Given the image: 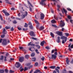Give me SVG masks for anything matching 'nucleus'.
Listing matches in <instances>:
<instances>
[{
	"instance_id": "obj_1",
	"label": "nucleus",
	"mask_w": 73,
	"mask_h": 73,
	"mask_svg": "<svg viewBox=\"0 0 73 73\" xmlns=\"http://www.w3.org/2000/svg\"><path fill=\"white\" fill-rule=\"evenodd\" d=\"M8 44V41H7V39H4L3 40V42L2 44L3 45H7Z\"/></svg>"
},
{
	"instance_id": "obj_2",
	"label": "nucleus",
	"mask_w": 73,
	"mask_h": 73,
	"mask_svg": "<svg viewBox=\"0 0 73 73\" xmlns=\"http://www.w3.org/2000/svg\"><path fill=\"white\" fill-rule=\"evenodd\" d=\"M25 12L26 14L24 15L22 14L21 15V17H22L21 19H24V18L25 17V16H27V15H28V12L27 11H25Z\"/></svg>"
},
{
	"instance_id": "obj_3",
	"label": "nucleus",
	"mask_w": 73,
	"mask_h": 73,
	"mask_svg": "<svg viewBox=\"0 0 73 73\" xmlns=\"http://www.w3.org/2000/svg\"><path fill=\"white\" fill-rule=\"evenodd\" d=\"M30 36H32V37H35L36 36L34 34V32L33 31H31L29 33Z\"/></svg>"
},
{
	"instance_id": "obj_4",
	"label": "nucleus",
	"mask_w": 73,
	"mask_h": 73,
	"mask_svg": "<svg viewBox=\"0 0 73 73\" xmlns=\"http://www.w3.org/2000/svg\"><path fill=\"white\" fill-rule=\"evenodd\" d=\"M24 58L23 56L20 57L19 58V62H22L23 61H24Z\"/></svg>"
},
{
	"instance_id": "obj_5",
	"label": "nucleus",
	"mask_w": 73,
	"mask_h": 73,
	"mask_svg": "<svg viewBox=\"0 0 73 73\" xmlns=\"http://www.w3.org/2000/svg\"><path fill=\"white\" fill-rule=\"evenodd\" d=\"M56 33L60 36H63V35H62V33L61 32L57 31L56 32Z\"/></svg>"
},
{
	"instance_id": "obj_6",
	"label": "nucleus",
	"mask_w": 73,
	"mask_h": 73,
	"mask_svg": "<svg viewBox=\"0 0 73 73\" xmlns=\"http://www.w3.org/2000/svg\"><path fill=\"white\" fill-rule=\"evenodd\" d=\"M45 1H46V0H41V2L40 3V4L42 5H43L45 6L46 5L45 3H44Z\"/></svg>"
},
{
	"instance_id": "obj_7",
	"label": "nucleus",
	"mask_w": 73,
	"mask_h": 73,
	"mask_svg": "<svg viewBox=\"0 0 73 73\" xmlns=\"http://www.w3.org/2000/svg\"><path fill=\"white\" fill-rule=\"evenodd\" d=\"M56 58L57 56L55 55L54 54H52L51 59H53V60H54L56 59Z\"/></svg>"
},
{
	"instance_id": "obj_8",
	"label": "nucleus",
	"mask_w": 73,
	"mask_h": 73,
	"mask_svg": "<svg viewBox=\"0 0 73 73\" xmlns=\"http://www.w3.org/2000/svg\"><path fill=\"white\" fill-rule=\"evenodd\" d=\"M60 38L62 39V40H64L65 42H66V41H67V37L64 36L61 37Z\"/></svg>"
},
{
	"instance_id": "obj_9",
	"label": "nucleus",
	"mask_w": 73,
	"mask_h": 73,
	"mask_svg": "<svg viewBox=\"0 0 73 73\" xmlns=\"http://www.w3.org/2000/svg\"><path fill=\"white\" fill-rule=\"evenodd\" d=\"M21 65L20 64V63L19 62H17L16 63V64L15 65V66L16 67V68H19V67H20V66Z\"/></svg>"
},
{
	"instance_id": "obj_10",
	"label": "nucleus",
	"mask_w": 73,
	"mask_h": 73,
	"mask_svg": "<svg viewBox=\"0 0 73 73\" xmlns=\"http://www.w3.org/2000/svg\"><path fill=\"white\" fill-rule=\"evenodd\" d=\"M60 25L62 27H64L65 25V23L64 21H62L61 20L60 22Z\"/></svg>"
},
{
	"instance_id": "obj_11",
	"label": "nucleus",
	"mask_w": 73,
	"mask_h": 73,
	"mask_svg": "<svg viewBox=\"0 0 73 73\" xmlns=\"http://www.w3.org/2000/svg\"><path fill=\"white\" fill-rule=\"evenodd\" d=\"M40 19L41 20H43L44 19V17H45V16L44 15L43 13H41L40 14Z\"/></svg>"
},
{
	"instance_id": "obj_12",
	"label": "nucleus",
	"mask_w": 73,
	"mask_h": 73,
	"mask_svg": "<svg viewBox=\"0 0 73 73\" xmlns=\"http://www.w3.org/2000/svg\"><path fill=\"white\" fill-rule=\"evenodd\" d=\"M45 40H43L40 42V45L42 46H43L44 45V43H45Z\"/></svg>"
},
{
	"instance_id": "obj_13",
	"label": "nucleus",
	"mask_w": 73,
	"mask_h": 73,
	"mask_svg": "<svg viewBox=\"0 0 73 73\" xmlns=\"http://www.w3.org/2000/svg\"><path fill=\"white\" fill-rule=\"evenodd\" d=\"M39 29L40 31H42L44 29V27L43 26H40V27L39 28Z\"/></svg>"
},
{
	"instance_id": "obj_14",
	"label": "nucleus",
	"mask_w": 73,
	"mask_h": 73,
	"mask_svg": "<svg viewBox=\"0 0 73 73\" xmlns=\"http://www.w3.org/2000/svg\"><path fill=\"white\" fill-rule=\"evenodd\" d=\"M25 57L26 59H28L29 58V55L28 54H26L25 56Z\"/></svg>"
},
{
	"instance_id": "obj_15",
	"label": "nucleus",
	"mask_w": 73,
	"mask_h": 73,
	"mask_svg": "<svg viewBox=\"0 0 73 73\" xmlns=\"http://www.w3.org/2000/svg\"><path fill=\"white\" fill-rule=\"evenodd\" d=\"M57 49H53L51 51V54H52L54 53V52H57Z\"/></svg>"
},
{
	"instance_id": "obj_16",
	"label": "nucleus",
	"mask_w": 73,
	"mask_h": 73,
	"mask_svg": "<svg viewBox=\"0 0 73 73\" xmlns=\"http://www.w3.org/2000/svg\"><path fill=\"white\" fill-rule=\"evenodd\" d=\"M50 68V69H55L56 68V66H51L49 67Z\"/></svg>"
},
{
	"instance_id": "obj_17",
	"label": "nucleus",
	"mask_w": 73,
	"mask_h": 73,
	"mask_svg": "<svg viewBox=\"0 0 73 73\" xmlns=\"http://www.w3.org/2000/svg\"><path fill=\"white\" fill-rule=\"evenodd\" d=\"M66 63H67V64H68V65H69V59L68 58H67L66 59Z\"/></svg>"
},
{
	"instance_id": "obj_18",
	"label": "nucleus",
	"mask_w": 73,
	"mask_h": 73,
	"mask_svg": "<svg viewBox=\"0 0 73 73\" xmlns=\"http://www.w3.org/2000/svg\"><path fill=\"white\" fill-rule=\"evenodd\" d=\"M51 23L52 24H54V23H56V21L54 19H53V20H52L51 21Z\"/></svg>"
},
{
	"instance_id": "obj_19",
	"label": "nucleus",
	"mask_w": 73,
	"mask_h": 73,
	"mask_svg": "<svg viewBox=\"0 0 73 73\" xmlns=\"http://www.w3.org/2000/svg\"><path fill=\"white\" fill-rule=\"evenodd\" d=\"M31 49H32V48H29V50H30V51H34L35 50V48H33V50H32Z\"/></svg>"
},
{
	"instance_id": "obj_20",
	"label": "nucleus",
	"mask_w": 73,
	"mask_h": 73,
	"mask_svg": "<svg viewBox=\"0 0 73 73\" xmlns=\"http://www.w3.org/2000/svg\"><path fill=\"white\" fill-rule=\"evenodd\" d=\"M6 32V30L5 29H4L2 33L4 34H7V33H5Z\"/></svg>"
},
{
	"instance_id": "obj_21",
	"label": "nucleus",
	"mask_w": 73,
	"mask_h": 73,
	"mask_svg": "<svg viewBox=\"0 0 73 73\" xmlns=\"http://www.w3.org/2000/svg\"><path fill=\"white\" fill-rule=\"evenodd\" d=\"M41 71L39 70H36V71L34 72V73H37L38 72H40Z\"/></svg>"
},
{
	"instance_id": "obj_22",
	"label": "nucleus",
	"mask_w": 73,
	"mask_h": 73,
	"mask_svg": "<svg viewBox=\"0 0 73 73\" xmlns=\"http://www.w3.org/2000/svg\"><path fill=\"white\" fill-rule=\"evenodd\" d=\"M58 43H59L60 42V36H58Z\"/></svg>"
},
{
	"instance_id": "obj_23",
	"label": "nucleus",
	"mask_w": 73,
	"mask_h": 73,
	"mask_svg": "<svg viewBox=\"0 0 73 73\" xmlns=\"http://www.w3.org/2000/svg\"><path fill=\"white\" fill-rule=\"evenodd\" d=\"M36 47H37V49H40V46L38 44H36Z\"/></svg>"
},
{
	"instance_id": "obj_24",
	"label": "nucleus",
	"mask_w": 73,
	"mask_h": 73,
	"mask_svg": "<svg viewBox=\"0 0 73 73\" xmlns=\"http://www.w3.org/2000/svg\"><path fill=\"white\" fill-rule=\"evenodd\" d=\"M63 10L64 11V13H65V15H66V13H67V11L64 8L63 9Z\"/></svg>"
},
{
	"instance_id": "obj_25",
	"label": "nucleus",
	"mask_w": 73,
	"mask_h": 73,
	"mask_svg": "<svg viewBox=\"0 0 73 73\" xmlns=\"http://www.w3.org/2000/svg\"><path fill=\"white\" fill-rule=\"evenodd\" d=\"M27 2H28V4H29L31 6V7H33V5H32V4H31V3H30V2H29V1H28Z\"/></svg>"
},
{
	"instance_id": "obj_26",
	"label": "nucleus",
	"mask_w": 73,
	"mask_h": 73,
	"mask_svg": "<svg viewBox=\"0 0 73 73\" xmlns=\"http://www.w3.org/2000/svg\"><path fill=\"white\" fill-rule=\"evenodd\" d=\"M36 58H33L32 59V60L33 61H34V62H35L36 61Z\"/></svg>"
},
{
	"instance_id": "obj_27",
	"label": "nucleus",
	"mask_w": 73,
	"mask_h": 73,
	"mask_svg": "<svg viewBox=\"0 0 73 73\" xmlns=\"http://www.w3.org/2000/svg\"><path fill=\"white\" fill-rule=\"evenodd\" d=\"M0 73H4V70H0Z\"/></svg>"
},
{
	"instance_id": "obj_28",
	"label": "nucleus",
	"mask_w": 73,
	"mask_h": 73,
	"mask_svg": "<svg viewBox=\"0 0 73 73\" xmlns=\"http://www.w3.org/2000/svg\"><path fill=\"white\" fill-rule=\"evenodd\" d=\"M35 55V52H33L32 54L31 55V57H34Z\"/></svg>"
},
{
	"instance_id": "obj_29",
	"label": "nucleus",
	"mask_w": 73,
	"mask_h": 73,
	"mask_svg": "<svg viewBox=\"0 0 73 73\" xmlns=\"http://www.w3.org/2000/svg\"><path fill=\"white\" fill-rule=\"evenodd\" d=\"M50 35L51 36H52V38H53L54 37V35H53V34L52 33H50Z\"/></svg>"
},
{
	"instance_id": "obj_30",
	"label": "nucleus",
	"mask_w": 73,
	"mask_h": 73,
	"mask_svg": "<svg viewBox=\"0 0 73 73\" xmlns=\"http://www.w3.org/2000/svg\"><path fill=\"white\" fill-rule=\"evenodd\" d=\"M1 58H0V60H4V56H3L2 55L1 56Z\"/></svg>"
},
{
	"instance_id": "obj_31",
	"label": "nucleus",
	"mask_w": 73,
	"mask_h": 73,
	"mask_svg": "<svg viewBox=\"0 0 73 73\" xmlns=\"http://www.w3.org/2000/svg\"><path fill=\"white\" fill-rule=\"evenodd\" d=\"M5 16H9V13H8L6 12L5 14Z\"/></svg>"
},
{
	"instance_id": "obj_32",
	"label": "nucleus",
	"mask_w": 73,
	"mask_h": 73,
	"mask_svg": "<svg viewBox=\"0 0 73 73\" xmlns=\"http://www.w3.org/2000/svg\"><path fill=\"white\" fill-rule=\"evenodd\" d=\"M29 27L30 28V29H33V25H30L29 26Z\"/></svg>"
},
{
	"instance_id": "obj_33",
	"label": "nucleus",
	"mask_w": 73,
	"mask_h": 73,
	"mask_svg": "<svg viewBox=\"0 0 73 73\" xmlns=\"http://www.w3.org/2000/svg\"><path fill=\"white\" fill-rule=\"evenodd\" d=\"M35 21L36 24H39V23L36 20H35Z\"/></svg>"
},
{
	"instance_id": "obj_34",
	"label": "nucleus",
	"mask_w": 73,
	"mask_h": 73,
	"mask_svg": "<svg viewBox=\"0 0 73 73\" xmlns=\"http://www.w3.org/2000/svg\"><path fill=\"white\" fill-rule=\"evenodd\" d=\"M0 19L1 21H3V17H2V16L0 15Z\"/></svg>"
},
{
	"instance_id": "obj_35",
	"label": "nucleus",
	"mask_w": 73,
	"mask_h": 73,
	"mask_svg": "<svg viewBox=\"0 0 73 73\" xmlns=\"http://www.w3.org/2000/svg\"><path fill=\"white\" fill-rule=\"evenodd\" d=\"M24 69H25L24 70V71H26V70H27L28 69V67H25Z\"/></svg>"
},
{
	"instance_id": "obj_36",
	"label": "nucleus",
	"mask_w": 73,
	"mask_h": 73,
	"mask_svg": "<svg viewBox=\"0 0 73 73\" xmlns=\"http://www.w3.org/2000/svg\"><path fill=\"white\" fill-rule=\"evenodd\" d=\"M19 48L20 50H22L23 48V46H19Z\"/></svg>"
},
{
	"instance_id": "obj_37",
	"label": "nucleus",
	"mask_w": 73,
	"mask_h": 73,
	"mask_svg": "<svg viewBox=\"0 0 73 73\" xmlns=\"http://www.w3.org/2000/svg\"><path fill=\"white\" fill-rule=\"evenodd\" d=\"M55 70L58 73H60V72H59V70L57 68H55Z\"/></svg>"
},
{
	"instance_id": "obj_38",
	"label": "nucleus",
	"mask_w": 73,
	"mask_h": 73,
	"mask_svg": "<svg viewBox=\"0 0 73 73\" xmlns=\"http://www.w3.org/2000/svg\"><path fill=\"white\" fill-rule=\"evenodd\" d=\"M1 38H4V37H5V34L1 35Z\"/></svg>"
},
{
	"instance_id": "obj_39",
	"label": "nucleus",
	"mask_w": 73,
	"mask_h": 73,
	"mask_svg": "<svg viewBox=\"0 0 73 73\" xmlns=\"http://www.w3.org/2000/svg\"><path fill=\"white\" fill-rule=\"evenodd\" d=\"M64 34V35H66V37L68 36L69 35V34L68 33H65Z\"/></svg>"
},
{
	"instance_id": "obj_40",
	"label": "nucleus",
	"mask_w": 73,
	"mask_h": 73,
	"mask_svg": "<svg viewBox=\"0 0 73 73\" xmlns=\"http://www.w3.org/2000/svg\"><path fill=\"white\" fill-rule=\"evenodd\" d=\"M5 72L6 73H8V70L7 69H5Z\"/></svg>"
},
{
	"instance_id": "obj_41",
	"label": "nucleus",
	"mask_w": 73,
	"mask_h": 73,
	"mask_svg": "<svg viewBox=\"0 0 73 73\" xmlns=\"http://www.w3.org/2000/svg\"><path fill=\"white\" fill-rule=\"evenodd\" d=\"M38 62H36L35 64V66H38Z\"/></svg>"
},
{
	"instance_id": "obj_42",
	"label": "nucleus",
	"mask_w": 73,
	"mask_h": 73,
	"mask_svg": "<svg viewBox=\"0 0 73 73\" xmlns=\"http://www.w3.org/2000/svg\"><path fill=\"white\" fill-rule=\"evenodd\" d=\"M14 72H15V71H13L12 70H10L9 73H14Z\"/></svg>"
},
{
	"instance_id": "obj_43",
	"label": "nucleus",
	"mask_w": 73,
	"mask_h": 73,
	"mask_svg": "<svg viewBox=\"0 0 73 73\" xmlns=\"http://www.w3.org/2000/svg\"><path fill=\"white\" fill-rule=\"evenodd\" d=\"M46 49L47 50H49V49H50V48L48 46H47L45 47Z\"/></svg>"
},
{
	"instance_id": "obj_44",
	"label": "nucleus",
	"mask_w": 73,
	"mask_h": 73,
	"mask_svg": "<svg viewBox=\"0 0 73 73\" xmlns=\"http://www.w3.org/2000/svg\"><path fill=\"white\" fill-rule=\"evenodd\" d=\"M5 28L6 29H10V27H5Z\"/></svg>"
},
{
	"instance_id": "obj_45",
	"label": "nucleus",
	"mask_w": 73,
	"mask_h": 73,
	"mask_svg": "<svg viewBox=\"0 0 73 73\" xmlns=\"http://www.w3.org/2000/svg\"><path fill=\"white\" fill-rule=\"evenodd\" d=\"M24 27L26 28H27L28 27V24H27L26 23H25V25L24 26Z\"/></svg>"
},
{
	"instance_id": "obj_46",
	"label": "nucleus",
	"mask_w": 73,
	"mask_h": 73,
	"mask_svg": "<svg viewBox=\"0 0 73 73\" xmlns=\"http://www.w3.org/2000/svg\"><path fill=\"white\" fill-rule=\"evenodd\" d=\"M63 73H66V69H64V71H63Z\"/></svg>"
},
{
	"instance_id": "obj_47",
	"label": "nucleus",
	"mask_w": 73,
	"mask_h": 73,
	"mask_svg": "<svg viewBox=\"0 0 73 73\" xmlns=\"http://www.w3.org/2000/svg\"><path fill=\"white\" fill-rule=\"evenodd\" d=\"M6 3L7 4H10V5L11 4H12V3L9 2V1H7L6 2Z\"/></svg>"
},
{
	"instance_id": "obj_48",
	"label": "nucleus",
	"mask_w": 73,
	"mask_h": 73,
	"mask_svg": "<svg viewBox=\"0 0 73 73\" xmlns=\"http://www.w3.org/2000/svg\"><path fill=\"white\" fill-rule=\"evenodd\" d=\"M10 31H14V28H13V27H11Z\"/></svg>"
},
{
	"instance_id": "obj_49",
	"label": "nucleus",
	"mask_w": 73,
	"mask_h": 73,
	"mask_svg": "<svg viewBox=\"0 0 73 73\" xmlns=\"http://www.w3.org/2000/svg\"><path fill=\"white\" fill-rule=\"evenodd\" d=\"M39 25H40L39 24H37V25H36V27L37 28V29H38V28L39 27Z\"/></svg>"
},
{
	"instance_id": "obj_50",
	"label": "nucleus",
	"mask_w": 73,
	"mask_h": 73,
	"mask_svg": "<svg viewBox=\"0 0 73 73\" xmlns=\"http://www.w3.org/2000/svg\"><path fill=\"white\" fill-rule=\"evenodd\" d=\"M67 9L68 11H72V9H70L69 8H67Z\"/></svg>"
},
{
	"instance_id": "obj_51",
	"label": "nucleus",
	"mask_w": 73,
	"mask_h": 73,
	"mask_svg": "<svg viewBox=\"0 0 73 73\" xmlns=\"http://www.w3.org/2000/svg\"><path fill=\"white\" fill-rule=\"evenodd\" d=\"M54 18L55 19V20H58V17H56L55 16H54Z\"/></svg>"
},
{
	"instance_id": "obj_52",
	"label": "nucleus",
	"mask_w": 73,
	"mask_h": 73,
	"mask_svg": "<svg viewBox=\"0 0 73 73\" xmlns=\"http://www.w3.org/2000/svg\"><path fill=\"white\" fill-rule=\"evenodd\" d=\"M30 65H31V63H28L26 64V66H29Z\"/></svg>"
},
{
	"instance_id": "obj_53",
	"label": "nucleus",
	"mask_w": 73,
	"mask_h": 73,
	"mask_svg": "<svg viewBox=\"0 0 73 73\" xmlns=\"http://www.w3.org/2000/svg\"><path fill=\"white\" fill-rule=\"evenodd\" d=\"M13 24H17V22H16V20H14L13 22Z\"/></svg>"
},
{
	"instance_id": "obj_54",
	"label": "nucleus",
	"mask_w": 73,
	"mask_h": 73,
	"mask_svg": "<svg viewBox=\"0 0 73 73\" xmlns=\"http://www.w3.org/2000/svg\"><path fill=\"white\" fill-rule=\"evenodd\" d=\"M35 44H33V43H32L31 44V46H35Z\"/></svg>"
},
{
	"instance_id": "obj_55",
	"label": "nucleus",
	"mask_w": 73,
	"mask_h": 73,
	"mask_svg": "<svg viewBox=\"0 0 73 73\" xmlns=\"http://www.w3.org/2000/svg\"><path fill=\"white\" fill-rule=\"evenodd\" d=\"M56 52H55L54 53V55H55V56H57V52H56V51H55Z\"/></svg>"
},
{
	"instance_id": "obj_56",
	"label": "nucleus",
	"mask_w": 73,
	"mask_h": 73,
	"mask_svg": "<svg viewBox=\"0 0 73 73\" xmlns=\"http://www.w3.org/2000/svg\"><path fill=\"white\" fill-rule=\"evenodd\" d=\"M33 68V66L32 65H31L28 67V68L29 69H31V68Z\"/></svg>"
},
{
	"instance_id": "obj_57",
	"label": "nucleus",
	"mask_w": 73,
	"mask_h": 73,
	"mask_svg": "<svg viewBox=\"0 0 73 73\" xmlns=\"http://www.w3.org/2000/svg\"><path fill=\"white\" fill-rule=\"evenodd\" d=\"M18 30H19V31H21V30H22V29H21V28L20 27H18Z\"/></svg>"
},
{
	"instance_id": "obj_58",
	"label": "nucleus",
	"mask_w": 73,
	"mask_h": 73,
	"mask_svg": "<svg viewBox=\"0 0 73 73\" xmlns=\"http://www.w3.org/2000/svg\"><path fill=\"white\" fill-rule=\"evenodd\" d=\"M32 39H33V40H37V38H34L33 37H32Z\"/></svg>"
},
{
	"instance_id": "obj_59",
	"label": "nucleus",
	"mask_w": 73,
	"mask_h": 73,
	"mask_svg": "<svg viewBox=\"0 0 73 73\" xmlns=\"http://www.w3.org/2000/svg\"><path fill=\"white\" fill-rule=\"evenodd\" d=\"M31 43H32L31 42H30L28 44V46H30V45H31Z\"/></svg>"
},
{
	"instance_id": "obj_60",
	"label": "nucleus",
	"mask_w": 73,
	"mask_h": 73,
	"mask_svg": "<svg viewBox=\"0 0 73 73\" xmlns=\"http://www.w3.org/2000/svg\"><path fill=\"white\" fill-rule=\"evenodd\" d=\"M29 9H29L30 11V12H32V8H31V7H30Z\"/></svg>"
},
{
	"instance_id": "obj_61",
	"label": "nucleus",
	"mask_w": 73,
	"mask_h": 73,
	"mask_svg": "<svg viewBox=\"0 0 73 73\" xmlns=\"http://www.w3.org/2000/svg\"><path fill=\"white\" fill-rule=\"evenodd\" d=\"M45 58H44V57H42V58H41V60H42V61H44V59Z\"/></svg>"
},
{
	"instance_id": "obj_62",
	"label": "nucleus",
	"mask_w": 73,
	"mask_h": 73,
	"mask_svg": "<svg viewBox=\"0 0 73 73\" xmlns=\"http://www.w3.org/2000/svg\"><path fill=\"white\" fill-rule=\"evenodd\" d=\"M10 60L11 61H14V60H15V58H10Z\"/></svg>"
},
{
	"instance_id": "obj_63",
	"label": "nucleus",
	"mask_w": 73,
	"mask_h": 73,
	"mask_svg": "<svg viewBox=\"0 0 73 73\" xmlns=\"http://www.w3.org/2000/svg\"><path fill=\"white\" fill-rule=\"evenodd\" d=\"M70 63L72 64H73V59H72L71 61L70 62Z\"/></svg>"
},
{
	"instance_id": "obj_64",
	"label": "nucleus",
	"mask_w": 73,
	"mask_h": 73,
	"mask_svg": "<svg viewBox=\"0 0 73 73\" xmlns=\"http://www.w3.org/2000/svg\"><path fill=\"white\" fill-rule=\"evenodd\" d=\"M9 53L7 52L6 53V56H9Z\"/></svg>"
}]
</instances>
